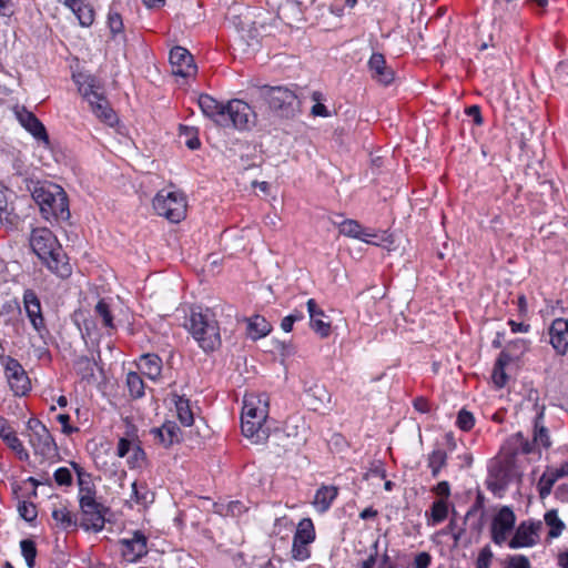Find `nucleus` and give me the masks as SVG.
I'll list each match as a JSON object with an SVG mask.
<instances>
[{
  "label": "nucleus",
  "instance_id": "obj_1",
  "mask_svg": "<svg viewBox=\"0 0 568 568\" xmlns=\"http://www.w3.org/2000/svg\"><path fill=\"white\" fill-rule=\"evenodd\" d=\"M30 246L42 263L57 276L68 278L72 267L54 234L47 227L34 229Z\"/></svg>",
  "mask_w": 568,
  "mask_h": 568
},
{
  "label": "nucleus",
  "instance_id": "obj_2",
  "mask_svg": "<svg viewBox=\"0 0 568 568\" xmlns=\"http://www.w3.org/2000/svg\"><path fill=\"white\" fill-rule=\"evenodd\" d=\"M271 87L254 85L250 92L251 102L265 103L270 106H293L294 104L313 103L312 106H325L322 101V93L314 91L310 93L306 89L294 87Z\"/></svg>",
  "mask_w": 568,
  "mask_h": 568
},
{
  "label": "nucleus",
  "instance_id": "obj_3",
  "mask_svg": "<svg viewBox=\"0 0 568 568\" xmlns=\"http://www.w3.org/2000/svg\"><path fill=\"white\" fill-rule=\"evenodd\" d=\"M186 327L204 352H212L221 345L220 326L212 310L192 308Z\"/></svg>",
  "mask_w": 568,
  "mask_h": 568
},
{
  "label": "nucleus",
  "instance_id": "obj_4",
  "mask_svg": "<svg viewBox=\"0 0 568 568\" xmlns=\"http://www.w3.org/2000/svg\"><path fill=\"white\" fill-rule=\"evenodd\" d=\"M32 199L39 205L41 215L65 221L70 217L69 201L64 190L54 183H37L31 192Z\"/></svg>",
  "mask_w": 568,
  "mask_h": 568
},
{
  "label": "nucleus",
  "instance_id": "obj_5",
  "mask_svg": "<svg viewBox=\"0 0 568 568\" xmlns=\"http://www.w3.org/2000/svg\"><path fill=\"white\" fill-rule=\"evenodd\" d=\"M202 114L224 129L247 130L255 122L253 109H200Z\"/></svg>",
  "mask_w": 568,
  "mask_h": 568
},
{
  "label": "nucleus",
  "instance_id": "obj_6",
  "mask_svg": "<svg viewBox=\"0 0 568 568\" xmlns=\"http://www.w3.org/2000/svg\"><path fill=\"white\" fill-rule=\"evenodd\" d=\"M153 209L158 215L172 223H179L186 216V199L179 191L164 189L154 196Z\"/></svg>",
  "mask_w": 568,
  "mask_h": 568
},
{
  "label": "nucleus",
  "instance_id": "obj_7",
  "mask_svg": "<svg viewBox=\"0 0 568 568\" xmlns=\"http://www.w3.org/2000/svg\"><path fill=\"white\" fill-rule=\"evenodd\" d=\"M29 432V443L34 454L44 458H51L57 455L58 446L49 429L37 418H30L27 423Z\"/></svg>",
  "mask_w": 568,
  "mask_h": 568
},
{
  "label": "nucleus",
  "instance_id": "obj_8",
  "mask_svg": "<svg viewBox=\"0 0 568 568\" xmlns=\"http://www.w3.org/2000/svg\"><path fill=\"white\" fill-rule=\"evenodd\" d=\"M1 365L10 389L16 396H24L31 389L30 378L18 359L11 356H2Z\"/></svg>",
  "mask_w": 568,
  "mask_h": 568
},
{
  "label": "nucleus",
  "instance_id": "obj_9",
  "mask_svg": "<svg viewBox=\"0 0 568 568\" xmlns=\"http://www.w3.org/2000/svg\"><path fill=\"white\" fill-rule=\"evenodd\" d=\"M73 80L78 85L80 94L90 106H102L101 101L104 99V87L95 75L80 71L73 74Z\"/></svg>",
  "mask_w": 568,
  "mask_h": 568
},
{
  "label": "nucleus",
  "instance_id": "obj_10",
  "mask_svg": "<svg viewBox=\"0 0 568 568\" xmlns=\"http://www.w3.org/2000/svg\"><path fill=\"white\" fill-rule=\"evenodd\" d=\"M516 516L508 506H503L491 519V540L496 545H503L515 528Z\"/></svg>",
  "mask_w": 568,
  "mask_h": 568
},
{
  "label": "nucleus",
  "instance_id": "obj_11",
  "mask_svg": "<svg viewBox=\"0 0 568 568\" xmlns=\"http://www.w3.org/2000/svg\"><path fill=\"white\" fill-rule=\"evenodd\" d=\"M122 558L128 562H136L148 554L146 536L135 530L130 538H122L118 541Z\"/></svg>",
  "mask_w": 568,
  "mask_h": 568
},
{
  "label": "nucleus",
  "instance_id": "obj_12",
  "mask_svg": "<svg viewBox=\"0 0 568 568\" xmlns=\"http://www.w3.org/2000/svg\"><path fill=\"white\" fill-rule=\"evenodd\" d=\"M21 126L45 148L50 146V139L43 123L29 109H13Z\"/></svg>",
  "mask_w": 568,
  "mask_h": 568
},
{
  "label": "nucleus",
  "instance_id": "obj_13",
  "mask_svg": "<svg viewBox=\"0 0 568 568\" xmlns=\"http://www.w3.org/2000/svg\"><path fill=\"white\" fill-rule=\"evenodd\" d=\"M79 506L82 515V528L93 531H100L104 528L106 508L101 503L93 500L79 504Z\"/></svg>",
  "mask_w": 568,
  "mask_h": 568
},
{
  "label": "nucleus",
  "instance_id": "obj_14",
  "mask_svg": "<svg viewBox=\"0 0 568 568\" xmlns=\"http://www.w3.org/2000/svg\"><path fill=\"white\" fill-rule=\"evenodd\" d=\"M170 63L172 74L182 79H187L196 74V65L193 62L192 54L182 47H175L170 52Z\"/></svg>",
  "mask_w": 568,
  "mask_h": 568
},
{
  "label": "nucleus",
  "instance_id": "obj_15",
  "mask_svg": "<svg viewBox=\"0 0 568 568\" xmlns=\"http://www.w3.org/2000/svg\"><path fill=\"white\" fill-rule=\"evenodd\" d=\"M542 527L541 521L528 523L523 521L515 530L513 538L509 540L508 546L511 549L532 547L539 540V530Z\"/></svg>",
  "mask_w": 568,
  "mask_h": 568
},
{
  "label": "nucleus",
  "instance_id": "obj_16",
  "mask_svg": "<svg viewBox=\"0 0 568 568\" xmlns=\"http://www.w3.org/2000/svg\"><path fill=\"white\" fill-rule=\"evenodd\" d=\"M23 307L32 327L42 336V334L47 332V326L42 315L40 300L34 291L28 288L23 292Z\"/></svg>",
  "mask_w": 568,
  "mask_h": 568
},
{
  "label": "nucleus",
  "instance_id": "obj_17",
  "mask_svg": "<svg viewBox=\"0 0 568 568\" xmlns=\"http://www.w3.org/2000/svg\"><path fill=\"white\" fill-rule=\"evenodd\" d=\"M268 400L266 395H245L241 420L267 419Z\"/></svg>",
  "mask_w": 568,
  "mask_h": 568
},
{
  "label": "nucleus",
  "instance_id": "obj_18",
  "mask_svg": "<svg viewBox=\"0 0 568 568\" xmlns=\"http://www.w3.org/2000/svg\"><path fill=\"white\" fill-rule=\"evenodd\" d=\"M511 480V469L508 464L496 462L489 467V475L486 480L487 488L497 496L507 488Z\"/></svg>",
  "mask_w": 568,
  "mask_h": 568
},
{
  "label": "nucleus",
  "instance_id": "obj_19",
  "mask_svg": "<svg viewBox=\"0 0 568 568\" xmlns=\"http://www.w3.org/2000/svg\"><path fill=\"white\" fill-rule=\"evenodd\" d=\"M549 342L559 355L568 351V318H555L549 328Z\"/></svg>",
  "mask_w": 568,
  "mask_h": 568
},
{
  "label": "nucleus",
  "instance_id": "obj_20",
  "mask_svg": "<svg viewBox=\"0 0 568 568\" xmlns=\"http://www.w3.org/2000/svg\"><path fill=\"white\" fill-rule=\"evenodd\" d=\"M368 69L371 77L384 85L389 84L394 80V71L386 64V60L381 53L372 54L368 60Z\"/></svg>",
  "mask_w": 568,
  "mask_h": 568
},
{
  "label": "nucleus",
  "instance_id": "obj_21",
  "mask_svg": "<svg viewBox=\"0 0 568 568\" xmlns=\"http://www.w3.org/2000/svg\"><path fill=\"white\" fill-rule=\"evenodd\" d=\"M265 423L266 419L241 420L242 433L252 444H262L270 436V429Z\"/></svg>",
  "mask_w": 568,
  "mask_h": 568
},
{
  "label": "nucleus",
  "instance_id": "obj_22",
  "mask_svg": "<svg viewBox=\"0 0 568 568\" xmlns=\"http://www.w3.org/2000/svg\"><path fill=\"white\" fill-rule=\"evenodd\" d=\"M59 3L65 6L74 13L82 27H90L93 23V8L84 0H59Z\"/></svg>",
  "mask_w": 568,
  "mask_h": 568
},
{
  "label": "nucleus",
  "instance_id": "obj_23",
  "mask_svg": "<svg viewBox=\"0 0 568 568\" xmlns=\"http://www.w3.org/2000/svg\"><path fill=\"white\" fill-rule=\"evenodd\" d=\"M152 434L164 447H170L180 440L181 429L174 422H166L160 428L152 429Z\"/></svg>",
  "mask_w": 568,
  "mask_h": 568
},
{
  "label": "nucleus",
  "instance_id": "obj_24",
  "mask_svg": "<svg viewBox=\"0 0 568 568\" xmlns=\"http://www.w3.org/2000/svg\"><path fill=\"white\" fill-rule=\"evenodd\" d=\"M51 516L57 526L63 530L77 528L78 524L75 515L69 510L67 505L63 503H59L58 505L54 504L52 506Z\"/></svg>",
  "mask_w": 568,
  "mask_h": 568
},
{
  "label": "nucleus",
  "instance_id": "obj_25",
  "mask_svg": "<svg viewBox=\"0 0 568 568\" xmlns=\"http://www.w3.org/2000/svg\"><path fill=\"white\" fill-rule=\"evenodd\" d=\"M339 232L348 237L357 239L366 243H373L372 237H376L369 230L364 229L355 220H345L339 224Z\"/></svg>",
  "mask_w": 568,
  "mask_h": 568
},
{
  "label": "nucleus",
  "instance_id": "obj_26",
  "mask_svg": "<svg viewBox=\"0 0 568 568\" xmlns=\"http://www.w3.org/2000/svg\"><path fill=\"white\" fill-rule=\"evenodd\" d=\"M531 443H534V453L536 452L537 447H542V448L547 449L551 446L549 432H548L547 427L544 425V412L542 410H540L535 417L534 435H532Z\"/></svg>",
  "mask_w": 568,
  "mask_h": 568
},
{
  "label": "nucleus",
  "instance_id": "obj_27",
  "mask_svg": "<svg viewBox=\"0 0 568 568\" xmlns=\"http://www.w3.org/2000/svg\"><path fill=\"white\" fill-rule=\"evenodd\" d=\"M138 365L141 373L152 381L161 375L162 359L155 354H143Z\"/></svg>",
  "mask_w": 568,
  "mask_h": 568
},
{
  "label": "nucleus",
  "instance_id": "obj_28",
  "mask_svg": "<svg viewBox=\"0 0 568 568\" xmlns=\"http://www.w3.org/2000/svg\"><path fill=\"white\" fill-rule=\"evenodd\" d=\"M305 393L307 396V405L313 409H320L325 403H328L331 399V395L325 388V386L320 384H313L310 387L305 388Z\"/></svg>",
  "mask_w": 568,
  "mask_h": 568
},
{
  "label": "nucleus",
  "instance_id": "obj_29",
  "mask_svg": "<svg viewBox=\"0 0 568 568\" xmlns=\"http://www.w3.org/2000/svg\"><path fill=\"white\" fill-rule=\"evenodd\" d=\"M338 490L334 486H322L317 489L314 497V506L320 513H325L329 509L333 500L337 497Z\"/></svg>",
  "mask_w": 568,
  "mask_h": 568
},
{
  "label": "nucleus",
  "instance_id": "obj_30",
  "mask_svg": "<svg viewBox=\"0 0 568 568\" xmlns=\"http://www.w3.org/2000/svg\"><path fill=\"white\" fill-rule=\"evenodd\" d=\"M271 324L260 315H254L247 321V331L252 339H258L271 332Z\"/></svg>",
  "mask_w": 568,
  "mask_h": 568
},
{
  "label": "nucleus",
  "instance_id": "obj_31",
  "mask_svg": "<svg viewBox=\"0 0 568 568\" xmlns=\"http://www.w3.org/2000/svg\"><path fill=\"white\" fill-rule=\"evenodd\" d=\"M19 221L14 207L8 202L3 192H0V223L7 227H14Z\"/></svg>",
  "mask_w": 568,
  "mask_h": 568
},
{
  "label": "nucleus",
  "instance_id": "obj_32",
  "mask_svg": "<svg viewBox=\"0 0 568 568\" xmlns=\"http://www.w3.org/2000/svg\"><path fill=\"white\" fill-rule=\"evenodd\" d=\"M293 540L311 544L315 540V528L311 518H303L296 528Z\"/></svg>",
  "mask_w": 568,
  "mask_h": 568
},
{
  "label": "nucleus",
  "instance_id": "obj_33",
  "mask_svg": "<svg viewBox=\"0 0 568 568\" xmlns=\"http://www.w3.org/2000/svg\"><path fill=\"white\" fill-rule=\"evenodd\" d=\"M545 524L549 527L548 538H558L566 528L565 523L558 517L556 509L548 510L544 516Z\"/></svg>",
  "mask_w": 568,
  "mask_h": 568
},
{
  "label": "nucleus",
  "instance_id": "obj_34",
  "mask_svg": "<svg viewBox=\"0 0 568 568\" xmlns=\"http://www.w3.org/2000/svg\"><path fill=\"white\" fill-rule=\"evenodd\" d=\"M508 444L514 455L518 454H531L534 453V443L524 436L521 432L514 434L509 439Z\"/></svg>",
  "mask_w": 568,
  "mask_h": 568
},
{
  "label": "nucleus",
  "instance_id": "obj_35",
  "mask_svg": "<svg viewBox=\"0 0 568 568\" xmlns=\"http://www.w3.org/2000/svg\"><path fill=\"white\" fill-rule=\"evenodd\" d=\"M175 408L179 420L184 426H191L194 422L193 413L190 407V402L181 396H175Z\"/></svg>",
  "mask_w": 568,
  "mask_h": 568
},
{
  "label": "nucleus",
  "instance_id": "obj_36",
  "mask_svg": "<svg viewBox=\"0 0 568 568\" xmlns=\"http://www.w3.org/2000/svg\"><path fill=\"white\" fill-rule=\"evenodd\" d=\"M106 24L110 29L113 39H115L120 34H123V19L114 6H111L109 9Z\"/></svg>",
  "mask_w": 568,
  "mask_h": 568
},
{
  "label": "nucleus",
  "instance_id": "obj_37",
  "mask_svg": "<svg viewBox=\"0 0 568 568\" xmlns=\"http://www.w3.org/2000/svg\"><path fill=\"white\" fill-rule=\"evenodd\" d=\"M191 100L192 101L196 100L199 106H231L232 102H236L240 104H244L245 106H250L246 101L241 100V99H234L232 101H227L226 103H223V102H217L213 97H211L209 94H204V93H202V94L194 93L191 97Z\"/></svg>",
  "mask_w": 568,
  "mask_h": 568
},
{
  "label": "nucleus",
  "instance_id": "obj_38",
  "mask_svg": "<svg viewBox=\"0 0 568 568\" xmlns=\"http://www.w3.org/2000/svg\"><path fill=\"white\" fill-rule=\"evenodd\" d=\"M126 386H128L130 395L133 398H140L144 395V382L138 373H135V372L128 373Z\"/></svg>",
  "mask_w": 568,
  "mask_h": 568
},
{
  "label": "nucleus",
  "instance_id": "obj_39",
  "mask_svg": "<svg viewBox=\"0 0 568 568\" xmlns=\"http://www.w3.org/2000/svg\"><path fill=\"white\" fill-rule=\"evenodd\" d=\"M94 312H95L97 316H99L102 320V324L105 328H108V329L115 328L110 305L105 300H100L97 303V305L94 307Z\"/></svg>",
  "mask_w": 568,
  "mask_h": 568
},
{
  "label": "nucleus",
  "instance_id": "obj_40",
  "mask_svg": "<svg viewBox=\"0 0 568 568\" xmlns=\"http://www.w3.org/2000/svg\"><path fill=\"white\" fill-rule=\"evenodd\" d=\"M448 515L447 501L443 498L433 503L430 507V519L432 525H438L443 523Z\"/></svg>",
  "mask_w": 568,
  "mask_h": 568
},
{
  "label": "nucleus",
  "instance_id": "obj_41",
  "mask_svg": "<svg viewBox=\"0 0 568 568\" xmlns=\"http://www.w3.org/2000/svg\"><path fill=\"white\" fill-rule=\"evenodd\" d=\"M447 454L443 449H435L428 456V467L432 470L433 477L439 475L440 469L446 465Z\"/></svg>",
  "mask_w": 568,
  "mask_h": 568
},
{
  "label": "nucleus",
  "instance_id": "obj_42",
  "mask_svg": "<svg viewBox=\"0 0 568 568\" xmlns=\"http://www.w3.org/2000/svg\"><path fill=\"white\" fill-rule=\"evenodd\" d=\"M94 115L111 128L118 126L120 131V120L114 109H92Z\"/></svg>",
  "mask_w": 568,
  "mask_h": 568
},
{
  "label": "nucleus",
  "instance_id": "obj_43",
  "mask_svg": "<svg viewBox=\"0 0 568 568\" xmlns=\"http://www.w3.org/2000/svg\"><path fill=\"white\" fill-rule=\"evenodd\" d=\"M2 440L8 445L9 448H11L19 455V458L21 460H27L29 458L27 449L24 448L22 442L16 435L14 430H12L8 436H4Z\"/></svg>",
  "mask_w": 568,
  "mask_h": 568
},
{
  "label": "nucleus",
  "instance_id": "obj_44",
  "mask_svg": "<svg viewBox=\"0 0 568 568\" xmlns=\"http://www.w3.org/2000/svg\"><path fill=\"white\" fill-rule=\"evenodd\" d=\"M21 554L27 562L29 568L34 567V560L37 557V547L33 540L23 539L20 541Z\"/></svg>",
  "mask_w": 568,
  "mask_h": 568
},
{
  "label": "nucleus",
  "instance_id": "obj_45",
  "mask_svg": "<svg viewBox=\"0 0 568 568\" xmlns=\"http://www.w3.org/2000/svg\"><path fill=\"white\" fill-rule=\"evenodd\" d=\"M18 511L21 518H23L28 523H32L38 515L36 505L31 501L26 500L19 503Z\"/></svg>",
  "mask_w": 568,
  "mask_h": 568
},
{
  "label": "nucleus",
  "instance_id": "obj_46",
  "mask_svg": "<svg viewBox=\"0 0 568 568\" xmlns=\"http://www.w3.org/2000/svg\"><path fill=\"white\" fill-rule=\"evenodd\" d=\"M134 429L132 432H128V437H122L119 439L116 447V455L119 457H124L126 454L130 453L131 448L134 446Z\"/></svg>",
  "mask_w": 568,
  "mask_h": 568
},
{
  "label": "nucleus",
  "instance_id": "obj_47",
  "mask_svg": "<svg viewBox=\"0 0 568 568\" xmlns=\"http://www.w3.org/2000/svg\"><path fill=\"white\" fill-rule=\"evenodd\" d=\"M71 465L78 476L79 490L80 489H91V488L95 487L94 484L92 483L90 474L85 473L82 469V467H80L77 463H71Z\"/></svg>",
  "mask_w": 568,
  "mask_h": 568
},
{
  "label": "nucleus",
  "instance_id": "obj_48",
  "mask_svg": "<svg viewBox=\"0 0 568 568\" xmlns=\"http://www.w3.org/2000/svg\"><path fill=\"white\" fill-rule=\"evenodd\" d=\"M310 544H302V541L293 540L292 545V558L298 561H304L310 558L311 551L308 549Z\"/></svg>",
  "mask_w": 568,
  "mask_h": 568
},
{
  "label": "nucleus",
  "instance_id": "obj_49",
  "mask_svg": "<svg viewBox=\"0 0 568 568\" xmlns=\"http://www.w3.org/2000/svg\"><path fill=\"white\" fill-rule=\"evenodd\" d=\"M310 325L321 337H327L329 335L331 325L328 322L324 321V317L317 316L316 318H310Z\"/></svg>",
  "mask_w": 568,
  "mask_h": 568
},
{
  "label": "nucleus",
  "instance_id": "obj_50",
  "mask_svg": "<svg viewBox=\"0 0 568 568\" xmlns=\"http://www.w3.org/2000/svg\"><path fill=\"white\" fill-rule=\"evenodd\" d=\"M555 483L556 481L547 473L542 474L537 484V488L541 499H545L551 493Z\"/></svg>",
  "mask_w": 568,
  "mask_h": 568
},
{
  "label": "nucleus",
  "instance_id": "obj_51",
  "mask_svg": "<svg viewBox=\"0 0 568 568\" xmlns=\"http://www.w3.org/2000/svg\"><path fill=\"white\" fill-rule=\"evenodd\" d=\"M53 478L59 486H71L73 481L72 473L68 467H60L55 469Z\"/></svg>",
  "mask_w": 568,
  "mask_h": 568
},
{
  "label": "nucleus",
  "instance_id": "obj_52",
  "mask_svg": "<svg viewBox=\"0 0 568 568\" xmlns=\"http://www.w3.org/2000/svg\"><path fill=\"white\" fill-rule=\"evenodd\" d=\"M456 424L460 429L469 430L475 425V418L470 412L462 409L457 415Z\"/></svg>",
  "mask_w": 568,
  "mask_h": 568
},
{
  "label": "nucleus",
  "instance_id": "obj_53",
  "mask_svg": "<svg viewBox=\"0 0 568 568\" xmlns=\"http://www.w3.org/2000/svg\"><path fill=\"white\" fill-rule=\"evenodd\" d=\"M130 452L132 453L128 460L130 467H141L146 457L144 450L140 447V445L134 444Z\"/></svg>",
  "mask_w": 568,
  "mask_h": 568
},
{
  "label": "nucleus",
  "instance_id": "obj_54",
  "mask_svg": "<svg viewBox=\"0 0 568 568\" xmlns=\"http://www.w3.org/2000/svg\"><path fill=\"white\" fill-rule=\"evenodd\" d=\"M484 508V496L478 493L475 504L467 510L465 515V523L471 520L475 516L480 514Z\"/></svg>",
  "mask_w": 568,
  "mask_h": 568
},
{
  "label": "nucleus",
  "instance_id": "obj_55",
  "mask_svg": "<svg viewBox=\"0 0 568 568\" xmlns=\"http://www.w3.org/2000/svg\"><path fill=\"white\" fill-rule=\"evenodd\" d=\"M491 378H493L494 384L497 387H499V388L504 387L507 383V375L505 372V367H499V366L494 365Z\"/></svg>",
  "mask_w": 568,
  "mask_h": 568
},
{
  "label": "nucleus",
  "instance_id": "obj_56",
  "mask_svg": "<svg viewBox=\"0 0 568 568\" xmlns=\"http://www.w3.org/2000/svg\"><path fill=\"white\" fill-rule=\"evenodd\" d=\"M506 568H531V566L526 556L515 555L509 558L508 566Z\"/></svg>",
  "mask_w": 568,
  "mask_h": 568
},
{
  "label": "nucleus",
  "instance_id": "obj_57",
  "mask_svg": "<svg viewBox=\"0 0 568 568\" xmlns=\"http://www.w3.org/2000/svg\"><path fill=\"white\" fill-rule=\"evenodd\" d=\"M430 564H432V556L426 551H422L415 556L413 567L414 568H429Z\"/></svg>",
  "mask_w": 568,
  "mask_h": 568
},
{
  "label": "nucleus",
  "instance_id": "obj_58",
  "mask_svg": "<svg viewBox=\"0 0 568 568\" xmlns=\"http://www.w3.org/2000/svg\"><path fill=\"white\" fill-rule=\"evenodd\" d=\"M491 557L493 554L489 548H484L478 555L477 568H489Z\"/></svg>",
  "mask_w": 568,
  "mask_h": 568
},
{
  "label": "nucleus",
  "instance_id": "obj_59",
  "mask_svg": "<svg viewBox=\"0 0 568 568\" xmlns=\"http://www.w3.org/2000/svg\"><path fill=\"white\" fill-rule=\"evenodd\" d=\"M484 516H485V513L481 511L480 514H478L477 516H475L471 520H469L468 523H465V525H469L470 529L476 531L477 534H480L483 527H484Z\"/></svg>",
  "mask_w": 568,
  "mask_h": 568
},
{
  "label": "nucleus",
  "instance_id": "obj_60",
  "mask_svg": "<svg viewBox=\"0 0 568 568\" xmlns=\"http://www.w3.org/2000/svg\"><path fill=\"white\" fill-rule=\"evenodd\" d=\"M95 495V487L91 489H80L78 494L79 504L97 500Z\"/></svg>",
  "mask_w": 568,
  "mask_h": 568
},
{
  "label": "nucleus",
  "instance_id": "obj_61",
  "mask_svg": "<svg viewBox=\"0 0 568 568\" xmlns=\"http://www.w3.org/2000/svg\"><path fill=\"white\" fill-rule=\"evenodd\" d=\"M555 481L568 475V465H561L558 468H548L546 471Z\"/></svg>",
  "mask_w": 568,
  "mask_h": 568
},
{
  "label": "nucleus",
  "instance_id": "obj_62",
  "mask_svg": "<svg viewBox=\"0 0 568 568\" xmlns=\"http://www.w3.org/2000/svg\"><path fill=\"white\" fill-rule=\"evenodd\" d=\"M438 496H440L443 499H447L450 495V486L449 483L444 480L438 483L434 489H433Z\"/></svg>",
  "mask_w": 568,
  "mask_h": 568
},
{
  "label": "nucleus",
  "instance_id": "obj_63",
  "mask_svg": "<svg viewBox=\"0 0 568 568\" xmlns=\"http://www.w3.org/2000/svg\"><path fill=\"white\" fill-rule=\"evenodd\" d=\"M57 419L62 425V432L64 434H71L77 430V428H73L69 425L70 416L68 414H60L57 416Z\"/></svg>",
  "mask_w": 568,
  "mask_h": 568
},
{
  "label": "nucleus",
  "instance_id": "obj_64",
  "mask_svg": "<svg viewBox=\"0 0 568 568\" xmlns=\"http://www.w3.org/2000/svg\"><path fill=\"white\" fill-rule=\"evenodd\" d=\"M146 494H148V491H144V493L140 491V488L135 481L132 483V497L135 499L136 503H145Z\"/></svg>",
  "mask_w": 568,
  "mask_h": 568
}]
</instances>
